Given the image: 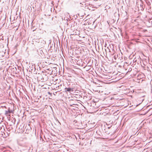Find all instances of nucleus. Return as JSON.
I'll return each mask as SVG.
<instances>
[{
	"label": "nucleus",
	"mask_w": 152,
	"mask_h": 152,
	"mask_svg": "<svg viewBox=\"0 0 152 152\" xmlns=\"http://www.w3.org/2000/svg\"><path fill=\"white\" fill-rule=\"evenodd\" d=\"M97 132H97V131H96V133H97Z\"/></svg>",
	"instance_id": "f8f14e48"
},
{
	"label": "nucleus",
	"mask_w": 152,
	"mask_h": 152,
	"mask_svg": "<svg viewBox=\"0 0 152 152\" xmlns=\"http://www.w3.org/2000/svg\"><path fill=\"white\" fill-rule=\"evenodd\" d=\"M11 113V112L10 110V108L8 109V111H5V115H7L8 114V113Z\"/></svg>",
	"instance_id": "423d86ee"
},
{
	"label": "nucleus",
	"mask_w": 152,
	"mask_h": 152,
	"mask_svg": "<svg viewBox=\"0 0 152 152\" xmlns=\"http://www.w3.org/2000/svg\"><path fill=\"white\" fill-rule=\"evenodd\" d=\"M77 135H78L79 138L81 139L82 140H83L85 138L84 137H82L83 135L82 134H76Z\"/></svg>",
	"instance_id": "20e7f679"
},
{
	"label": "nucleus",
	"mask_w": 152,
	"mask_h": 152,
	"mask_svg": "<svg viewBox=\"0 0 152 152\" xmlns=\"http://www.w3.org/2000/svg\"><path fill=\"white\" fill-rule=\"evenodd\" d=\"M89 122H90V121H89ZM88 124H90V123H89Z\"/></svg>",
	"instance_id": "2eb2a0df"
},
{
	"label": "nucleus",
	"mask_w": 152,
	"mask_h": 152,
	"mask_svg": "<svg viewBox=\"0 0 152 152\" xmlns=\"http://www.w3.org/2000/svg\"><path fill=\"white\" fill-rule=\"evenodd\" d=\"M16 121V119L14 118H12V119L11 120V122L13 124H14Z\"/></svg>",
	"instance_id": "0eeeda50"
},
{
	"label": "nucleus",
	"mask_w": 152,
	"mask_h": 152,
	"mask_svg": "<svg viewBox=\"0 0 152 152\" xmlns=\"http://www.w3.org/2000/svg\"><path fill=\"white\" fill-rule=\"evenodd\" d=\"M48 134H50L52 136H53L54 135H53V134H47V133H46V134H45L44 135V137H45V136H47L48 135Z\"/></svg>",
	"instance_id": "6e6552de"
},
{
	"label": "nucleus",
	"mask_w": 152,
	"mask_h": 152,
	"mask_svg": "<svg viewBox=\"0 0 152 152\" xmlns=\"http://www.w3.org/2000/svg\"><path fill=\"white\" fill-rule=\"evenodd\" d=\"M50 137L51 138H52V137H51L50 136Z\"/></svg>",
	"instance_id": "ddd939ff"
},
{
	"label": "nucleus",
	"mask_w": 152,
	"mask_h": 152,
	"mask_svg": "<svg viewBox=\"0 0 152 152\" xmlns=\"http://www.w3.org/2000/svg\"><path fill=\"white\" fill-rule=\"evenodd\" d=\"M99 134V136L101 137H100L101 138L103 139H107L108 138V134Z\"/></svg>",
	"instance_id": "f257e3e1"
},
{
	"label": "nucleus",
	"mask_w": 152,
	"mask_h": 152,
	"mask_svg": "<svg viewBox=\"0 0 152 152\" xmlns=\"http://www.w3.org/2000/svg\"><path fill=\"white\" fill-rule=\"evenodd\" d=\"M5 130L4 128L1 127V128L0 129V133H4V131H5Z\"/></svg>",
	"instance_id": "39448f33"
},
{
	"label": "nucleus",
	"mask_w": 152,
	"mask_h": 152,
	"mask_svg": "<svg viewBox=\"0 0 152 152\" xmlns=\"http://www.w3.org/2000/svg\"><path fill=\"white\" fill-rule=\"evenodd\" d=\"M118 55H117V56L115 55L114 56V58L115 59H116L118 57Z\"/></svg>",
	"instance_id": "1a4fd4ad"
},
{
	"label": "nucleus",
	"mask_w": 152,
	"mask_h": 152,
	"mask_svg": "<svg viewBox=\"0 0 152 152\" xmlns=\"http://www.w3.org/2000/svg\"><path fill=\"white\" fill-rule=\"evenodd\" d=\"M10 69L14 73L17 74V73H18V71H17L16 68L15 67L13 66V67H10Z\"/></svg>",
	"instance_id": "f03ea898"
},
{
	"label": "nucleus",
	"mask_w": 152,
	"mask_h": 152,
	"mask_svg": "<svg viewBox=\"0 0 152 152\" xmlns=\"http://www.w3.org/2000/svg\"><path fill=\"white\" fill-rule=\"evenodd\" d=\"M48 94H49V95H51V93H50V92H48Z\"/></svg>",
	"instance_id": "9b49d317"
},
{
	"label": "nucleus",
	"mask_w": 152,
	"mask_h": 152,
	"mask_svg": "<svg viewBox=\"0 0 152 152\" xmlns=\"http://www.w3.org/2000/svg\"><path fill=\"white\" fill-rule=\"evenodd\" d=\"M140 132H139L138 133H140Z\"/></svg>",
	"instance_id": "4468645a"
},
{
	"label": "nucleus",
	"mask_w": 152,
	"mask_h": 152,
	"mask_svg": "<svg viewBox=\"0 0 152 152\" xmlns=\"http://www.w3.org/2000/svg\"><path fill=\"white\" fill-rule=\"evenodd\" d=\"M74 88H66L65 89V91L66 92H69L73 91Z\"/></svg>",
	"instance_id": "7ed1b4c3"
},
{
	"label": "nucleus",
	"mask_w": 152,
	"mask_h": 152,
	"mask_svg": "<svg viewBox=\"0 0 152 152\" xmlns=\"http://www.w3.org/2000/svg\"><path fill=\"white\" fill-rule=\"evenodd\" d=\"M2 122V120L1 118H0V124Z\"/></svg>",
	"instance_id": "9d476101"
}]
</instances>
